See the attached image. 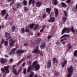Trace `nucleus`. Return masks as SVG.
I'll return each mask as SVG.
<instances>
[{
	"instance_id": "ddd939ff",
	"label": "nucleus",
	"mask_w": 77,
	"mask_h": 77,
	"mask_svg": "<svg viewBox=\"0 0 77 77\" xmlns=\"http://www.w3.org/2000/svg\"><path fill=\"white\" fill-rule=\"evenodd\" d=\"M5 36L6 37V38L8 39L7 40H9L10 39L9 38V37L10 36V35L8 33L6 32L5 33Z\"/></svg>"
},
{
	"instance_id": "4468645a",
	"label": "nucleus",
	"mask_w": 77,
	"mask_h": 77,
	"mask_svg": "<svg viewBox=\"0 0 77 77\" xmlns=\"http://www.w3.org/2000/svg\"><path fill=\"white\" fill-rule=\"evenodd\" d=\"M9 66L4 67L7 73L9 72V71L8 70V69L9 68Z\"/></svg>"
},
{
	"instance_id": "69168bd1",
	"label": "nucleus",
	"mask_w": 77,
	"mask_h": 77,
	"mask_svg": "<svg viewBox=\"0 0 77 77\" xmlns=\"http://www.w3.org/2000/svg\"><path fill=\"white\" fill-rule=\"evenodd\" d=\"M14 3V1H13L12 2V3H10V5L11 6V5H12V4H13Z\"/></svg>"
},
{
	"instance_id": "79ce46f5",
	"label": "nucleus",
	"mask_w": 77,
	"mask_h": 77,
	"mask_svg": "<svg viewBox=\"0 0 77 77\" xmlns=\"http://www.w3.org/2000/svg\"><path fill=\"white\" fill-rule=\"evenodd\" d=\"M59 74L58 72H55V75L56 76H57V75H58Z\"/></svg>"
},
{
	"instance_id": "0e129e2a",
	"label": "nucleus",
	"mask_w": 77,
	"mask_h": 77,
	"mask_svg": "<svg viewBox=\"0 0 77 77\" xmlns=\"http://www.w3.org/2000/svg\"><path fill=\"white\" fill-rule=\"evenodd\" d=\"M14 11H17V9L16 8H14Z\"/></svg>"
},
{
	"instance_id": "c03bdc74",
	"label": "nucleus",
	"mask_w": 77,
	"mask_h": 77,
	"mask_svg": "<svg viewBox=\"0 0 77 77\" xmlns=\"http://www.w3.org/2000/svg\"><path fill=\"white\" fill-rule=\"evenodd\" d=\"M20 5V3H18V4L17 5V8H18V7Z\"/></svg>"
},
{
	"instance_id": "bb28decb",
	"label": "nucleus",
	"mask_w": 77,
	"mask_h": 77,
	"mask_svg": "<svg viewBox=\"0 0 77 77\" xmlns=\"http://www.w3.org/2000/svg\"><path fill=\"white\" fill-rule=\"evenodd\" d=\"M34 75V73L32 71H31L30 76L29 77H33Z\"/></svg>"
},
{
	"instance_id": "864d4df0",
	"label": "nucleus",
	"mask_w": 77,
	"mask_h": 77,
	"mask_svg": "<svg viewBox=\"0 0 77 77\" xmlns=\"http://www.w3.org/2000/svg\"><path fill=\"white\" fill-rule=\"evenodd\" d=\"M27 63L29 64H30L31 63L29 61H28Z\"/></svg>"
},
{
	"instance_id": "473e14b6",
	"label": "nucleus",
	"mask_w": 77,
	"mask_h": 77,
	"mask_svg": "<svg viewBox=\"0 0 77 77\" xmlns=\"http://www.w3.org/2000/svg\"><path fill=\"white\" fill-rule=\"evenodd\" d=\"M74 55L75 56H77V50L75 51L74 52Z\"/></svg>"
},
{
	"instance_id": "20e7f679",
	"label": "nucleus",
	"mask_w": 77,
	"mask_h": 77,
	"mask_svg": "<svg viewBox=\"0 0 77 77\" xmlns=\"http://www.w3.org/2000/svg\"><path fill=\"white\" fill-rule=\"evenodd\" d=\"M66 31H67V33H69L70 31V28H63L62 30V34H63Z\"/></svg>"
},
{
	"instance_id": "4be33fe9",
	"label": "nucleus",
	"mask_w": 77,
	"mask_h": 77,
	"mask_svg": "<svg viewBox=\"0 0 77 77\" xmlns=\"http://www.w3.org/2000/svg\"><path fill=\"white\" fill-rule=\"evenodd\" d=\"M71 30L72 32H77V29H76L74 30V29L73 26H72Z\"/></svg>"
},
{
	"instance_id": "13d9d810",
	"label": "nucleus",
	"mask_w": 77,
	"mask_h": 77,
	"mask_svg": "<svg viewBox=\"0 0 77 77\" xmlns=\"http://www.w3.org/2000/svg\"><path fill=\"white\" fill-rule=\"evenodd\" d=\"M25 64V63H23L22 64V66L23 67H24V65Z\"/></svg>"
},
{
	"instance_id": "774afa93",
	"label": "nucleus",
	"mask_w": 77,
	"mask_h": 77,
	"mask_svg": "<svg viewBox=\"0 0 77 77\" xmlns=\"http://www.w3.org/2000/svg\"><path fill=\"white\" fill-rule=\"evenodd\" d=\"M16 66V65H15L13 66L12 67H13V68H14Z\"/></svg>"
},
{
	"instance_id": "0eeeda50",
	"label": "nucleus",
	"mask_w": 77,
	"mask_h": 77,
	"mask_svg": "<svg viewBox=\"0 0 77 77\" xmlns=\"http://www.w3.org/2000/svg\"><path fill=\"white\" fill-rule=\"evenodd\" d=\"M41 40V39L40 38H38L37 39V41H36V42L35 43V45H38L40 44V41Z\"/></svg>"
},
{
	"instance_id": "9d476101",
	"label": "nucleus",
	"mask_w": 77,
	"mask_h": 77,
	"mask_svg": "<svg viewBox=\"0 0 77 77\" xmlns=\"http://www.w3.org/2000/svg\"><path fill=\"white\" fill-rule=\"evenodd\" d=\"M9 42L10 43V45L11 46H14L15 42L13 41L12 39H11L9 41Z\"/></svg>"
},
{
	"instance_id": "5fc2aeb1",
	"label": "nucleus",
	"mask_w": 77,
	"mask_h": 77,
	"mask_svg": "<svg viewBox=\"0 0 77 77\" xmlns=\"http://www.w3.org/2000/svg\"><path fill=\"white\" fill-rule=\"evenodd\" d=\"M56 43L57 45L60 44V43L58 42H56Z\"/></svg>"
},
{
	"instance_id": "a211bd4d",
	"label": "nucleus",
	"mask_w": 77,
	"mask_h": 77,
	"mask_svg": "<svg viewBox=\"0 0 77 77\" xmlns=\"http://www.w3.org/2000/svg\"><path fill=\"white\" fill-rule=\"evenodd\" d=\"M41 2H37L36 3V7H39L41 6Z\"/></svg>"
},
{
	"instance_id": "e433bc0d",
	"label": "nucleus",
	"mask_w": 77,
	"mask_h": 77,
	"mask_svg": "<svg viewBox=\"0 0 77 77\" xmlns=\"http://www.w3.org/2000/svg\"><path fill=\"white\" fill-rule=\"evenodd\" d=\"M68 49H69L72 48V46L70 44H69L68 45Z\"/></svg>"
},
{
	"instance_id": "37998d69",
	"label": "nucleus",
	"mask_w": 77,
	"mask_h": 77,
	"mask_svg": "<svg viewBox=\"0 0 77 77\" xmlns=\"http://www.w3.org/2000/svg\"><path fill=\"white\" fill-rule=\"evenodd\" d=\"M71 2V0H67L66 2L67 4H69Z\"/></svg>"
},
{
	"instance_id": "a18cd8bd",
	"label": "nucleus",
	"mask_w": 77,
	"mask_h": 77,
	"mask_svg": "<svg viewBox=\"0 0 77 77\" xmlns=\"http://www.w3.org/2000/svg\"><path fill=\"white\" fill-rule=\"evenodd\" d=\"M4 25H2V26H0V29H3L4 28Z\"/></svg>"
},
{
	"instance_id": "f3484780",
	"label": "nucleus",
	"mask_w": 77,
	"mask_h": 77,
	"mask_svg": "<svg viewBox=\"0 0 77 77\" xmlns=\"http://www.w3.org/2000/svg\"><path fill=\"white\" fill-rule=\"evenodd\" d=\"M40 52L39 50L36 49L32 51V52L34 53H39Z\"/></svg>"
},
{
	"instance_id": "680f3d73",
	"label": "nucleus",
	"mask_w": 77,
	"mask_h": 77,
	"mask_svg": "<svg viewBox=\"0 0 77 77\" xmlns=\"http://www.w3.org/2000/svg\"><path fill=\"white\" fill-rule=\"evenodd\" d=\"M34 77H38V75L36 74H35L34 75Z\"/></svg>"
},
{
	"instance_id": "de8ad7c7",
	"label": "nucleus",
	"mask_w": 77,
	"mask_h": 77,
	"mask_svg": "<svg viewBox=\"0 0 77 77\" xmlns=\"http://www.w3.org/2000/svg\"><path fill=\"white\" fill-rule=\"evenodd\" d=\"M1 70L3 72H5V70L3 68H2L1 69Z\"/></svg>"
},
{
	"instance_id": "a19ab883",
	"label": "nucleus",
	"mask_w": 77,
	"mask_h": 77,
	"mask_svg": "<svg viewBox=\"0 0 77 77\" xmlns=\"http://www.w3.org/2000/svg\"><path fill=\"white\" fill-rule=\"evenodd\" d=\"M11 29H12V30L13 31H14L15 29V26H12L11 27Z\"/></svg>"
},
{
	"instance_id": "7c9ffc66",
	"label": "nucleus",
	"mask_w": 77,
	"mask_h": 77,
	"mask_svg": "<svg viewBox=\"0 0 77 77\" xmlns=\"http://www.w3.org/2000/svg\"><path fill=\"white\" fill-rule=\"evenodd\" d=\"M61 5H62V6L63 7H65L66 6V5L65 3L61 2Z\"/></svg>"
},
{
	"instance_id": "58836bf2",
	"label": "nucleus",
	"mask_w": 77,
	"mask_h": 77,
	"mask_svg": "<svg viewBox=\"0 0 77 77\" xmlns=\"http://www.w3.org/2000/svg\"><path fill=\"white\" fill-rule=\"evenodd\" d=\"M23 73L25 75L26 73V69H25L24 70H23Z\"/></svg>"
},
{
	"instance_id": "412c9836",
	"label": "nucleus",
	"mask_w": 77,
	"mask_h": 77,
	"mask_svg": "<svg viewBox=\"0 0 77 77\" xmlns=\"http://www.w3.org/2000/svg\"><path fill=\"white\" fill-rule=\"evenodd\" d=\"M6 14V11L5 10H4L2 11V16L5 15Z\"/></svg>"
},
{
	"instance_id": "423d86ee",
	"label": "nucleus",
	"mask_w": 77,
	"mask_h": 77,
	"mask_svg": "<svg viewBox=\"0 0 77 77\" xmlns=\"http://www.w3.org/2000/svg\"><path fill=\"white\" fill-rule=\"evenodd\" d=\"M33 69L34 66H32L31 65L29 66L28 68V73H29L30 71V70H33Z\"/></svg>"
},
{
	"instance_id": "3c124183",
	"label": "nucleus",
	"mask_w": 77,
	"mask_h": 77,
	"mask_svg": "<svg viewBox=\"0 0 77 77\" xmlns=\"http://www.w3.org/2000/svg\"><path fill=\"white\" fill-rule=\"evenodd\" d=\"M46 16V14H44V15H43V18H44Z\"/></svg>"
},
{
	"instance_id": "6ab92c4d",
	"label": "nucleus",
	"mask_w": 77,
	"mask_h": 77,
	"mask_svg": "<svg viewBox=\"0 0 77 77\" xmlns=\"http://www.w3.org/2000/svg\"><path fill=\"white\" fill-rule=\"evenodd\" d=\"M31 3L32 4L35 3V0H29V5H30Z\"/></svg>"
},
{
	"instance_id": "c756f323",
	"label": "nucleus",
	"mask_w": 77,
	"mask_h": 77,
	"mask_svg": "<svg viewBox=\"0 0 77 77\" xmlns=\"http://www.w3.org/2000/svg\"><path fill=\"white\" fill-rule=\"evenodd\" d=\"M20 32L22 34L24 33L25 31H24V28H22V29H21Z\"/></svg>"
},
{
	"instance_id": "c85d7f7f",
	"label": "nucleus",
	"mask_w": 77,
	"mask_h": 77,
	"mask_svg": "<svg viewBox=\"0 0 77 77\" xmlns=\"http://www.w3.org/2000/svg\"><path fill=\"white\" fill-rule=\"evenodd\" d=\"M35 25V23H32V24H31V25H29V27L31 29Z\"/></svg>"
},
{
	"instance_id": "f704fd0d",
	"label": "nucleus",
	"mask_w": 77,
	"mask_h": 77,
	"mask_svg": "<svg viewBox=\"0 0 77 77\" xmlns=\"http://www.w3.org/2000/svg\"><path fill=\"white\" fill-rule=\"evenodd\" d=\"M23 59H22L20 61H19L18 63H17V65H19L23 60Z\"/></svg>"
},
{
	"instance_id": "4d7b16f0",
	"label": "nucleus",
	"mask_w": 77,
	"mask_h": 77,
	"mask_svg": "<svg viewBox=\"0 0 77 77\" xmlns=\"http://www.w3.org/2000/svg\"><path fill=\"white\" fill-rule=\"evenodd\" d=\"M44 30V29H40V31L41 32H42Z\"/></svg>"
},
{
	"instance_id": "b1692460",
	"label": "nucleus",
	"mask_w": 77,
	"mask_h": 77,
	"mask_svg": "<svg viewBox=\"0 0 77 77\" xmlns=\"http://www.w3.org/2000/svg\"><path fill=\"white\" fill-rule=\"evenodd\" d=\"M13 71L14 72V74L16 75H17L19 74V73H18L16 71V69H13Z\"/></svg>"
},
{
	"instance_id": "338daca9",
	"label": "nucleus",
	"mask_w": 77,
	"mask_h": 77,
	"mask_svg": "<svg viewBox=\"0 0 77 77\" xmlns=\"http://www.w3.org/2000/svg\"><path fill=\"white\" fill-rule=\"evenodd\" d=\"M24 45H25V46H26L27 45V44H26V43H25V44H24Z\"/></svg>"
},
{
	"instance_id": "39448f33",
	"label": "nucleus",
	"mask_w": 77,
	"mask_h": 77,
	"mask_svg": "<svg viewBox=\"0 0 77 77\" xmlns=\"http://www.w3.org/2000/svg\"><path fill=\"white\" fill-rule=\"evenodd\" d=\"M26 51L25 50H19L17 51V53L19 55H21V53H23L24 52H26Z\"/></svg>"
},
{
	"instance_id": "f257e3e1",
	"label": "nucleus",
	"mask_w": 77,
	"mask_h": 77,
	"mask_svg": "<svg viewBox=\"0 0 77 77\" xmlns=\"http://www.w3.org/2000/svg\"><path fill=\"white\" fill-rule=\"evenodd\" d=\"M68 72L67 77H71L72 75L73 72V68L72 66H71L68 68H67Z\"/></svg>"
},
{
	"instance_id": "c9c22d12",
	"label": "nucleus",
	"mask_w": 77,
	"mask_h": 77,
	"mask_svg": "<svg viewBox=\"0 0 77 77\" xmlns=\"http://www.w3.org/2000/svg\"><path fill=\"white\" fill-rule=\"evenodd\" d=\"M28 8L26 7H24V11L26 12L28 11Z\"/></svg>"
},
{
	"instance_id": "393cba45",
	"label": "nucleus",
	"mask_w": 77,
	"mask_h": 77,
	"mask_svg": "<svg viewBox=\"0 0 77 77\" xmlns=\"http://www.w3.org/2000/svg\"><path fill=\"white\" fill-rule=\"evenodd\" d=\"M38 27H39L38 25V24H37L36 25H35V26L34 27L33 29L34 30H36L38 28Z\"/></svg>"
},
{
	"instance_id": "ea45409f",
	"label": "nucleus",
	"mask_w": 77,
	"mask_h": 77,
	"mask_svg": "<svg viewBox=\"0 0 77 77\" xmlns=\"http://www.w3.org/2000/svg\"><path fill=\"white\" fill-rule=\"evenodd\" d=\"M5 46H8V44L7 41H6L5 43Z\"/></svg>"
},
{
	"instance_id": "4c0bfd02",
	"label": "nucleus",
	"mask_w": 77,
	"mask_h": 77,
	"mask_svg": "<svg viewBox=\"0 0 77 77\" xmlns=\"http://www.w3.org/2000/svg\"><path fill=\"white\" fill-rule=\"evenodd\" d=\"M64 15L65 16H67V12L66 11H64Z\"/></svg>"
},
{
	"instance_id": "72a5a7b5",
	"label": "nucleus",
	"mask_w": 77,
	"mask_h": 77,
	"mask_svg": "<svg viewBox=\"0 0 77 77\" xmlns=\"http://www.w3.org/2000/svg\"><path fill=\"white\" fill-rule=\"evenodd\" d=\"M55 60H56V58H54L53 61H54V63H58V60H56L55 61Z\"/></svg>"
},
{
	"instance_id": "9b49d317",
	"label": "nucleus",
	"mask_w": 77,
	"mask_h": 77,
	"mask_svg": "<svg viewBox=\"0 0 77 77\" xmlns=\"http://www.w3.org/2000/svg\"><path fill=\"white\" fill-rule=\"evenodd\" d=\"M67 61L66 60H65L63 62L61 63L60 65L61 66V67L62 68L64 67L65 65V64H67Z\"/></svg>"
},
{
	"instance_id": "5701e85b",
	"label": "nucleus",
	"mask_w": 77,
	"mask_h": 77,
	"mask_svg": "<svg viewBox=\"0 0 77 77\" xmlns=\"http://www.w3.org/2000/svg\"><path fill=\"white\" fill-rule=\"evenodd\" d=\"M51 66V62L49 61L48 63V65H47V68H50Z\"/></svg>"
},
{
	"instance_id": "1a4fd4ad",
	"label": "nucleus",
	"mask_w": 77,
	"mask_h": 77,
	"mask_svg": "<svg viewBox=\"0 0 77 77\" xmlns=\"http://www.w3.org/2000/svg\"><path fill=\"white\" fill-rule=\"evenodd\" d=\"M7 60H6V59L2 58L1 59L0 62L4 64L6 63V62L7 61Z\"/></svg>"
},
{
	"instance_id": "cd10ccee",
	"label": "nucleus",
	"mask_w": 77,
	"mask_h": 77,
	"mask_svg": "<svg viewBox=\"0 0 77 77\" xmlns=\"http://www.w3.org/2000/svg\"><path fill=\"white\" fill-rule=\"evenodd\" d=\"M54 2V5H57L58 3V2L57 0H53Z\"/></svg>"
},
{
	"instance_id": "6e6552de",
	"label": "nucleus",
	"mask_w": 77,
	"mask_h": 77,
	"mask_svg": "<svg viewBox=\"0 0 77 77\" xmlns=\"http://www.w3.org/2000/svg\"><path fill=\"white\" fill-rule=\"evenodd\" d=\"M46 47L45 44V42H43L40 45V48L42 49H43L45 48Z\"/></svg>"
},
{
	"instance_id": "603ef678",
	"label": "nucleus",
	"mask_w": 77,
	"mask_h": 77,
	"mask_svg": "<svg viewBox=\"0 0 77 77\" xmlns=\"http://www.w3.org/2000/svg\"><path fill=\"white\" fill-rule=\"evenodd\" d=\"M62 44H63V45H65L66 44V42H62Z\"/></svg>"
},
{
	"instance_id": "dca6fc26",
	"label": "nucleus",
	"mask_w": 77,
	"mask_h": 77,
	"mask_svg": "<svg viewBox=\"0 0 77 77\" xmlns=\"http://www.w3.org/2000/svg\"><path fill=\"white\" fill-rule=\"evenodd\" d=\"M66 20V17H63L62 18V22H61V23L62 24H63L65 23Z\"/></svg>"
},
{
	"instance_id": "a878e982",
	"label": "nucleus",
	"mask_w": 77,
	"mask_h": 77,
	"mask_svg": "<svg viewBox=\"0 0 77 77\" xmlns=\"http://www.w3.org/2000/svg\"><path fill=\"white\" fill-rule=\"evenodd\" d=\"M64 37H68V38H69L70 37V36L69 35H64L63 36H61L60 39H61L62 38H64Z\"/></svg>"
},
{
	"instance_id": "f8f14e48",
	"label": "nucleus",
	"mask_w": 77,
	"mask_h": 77,
	"mask_svg": "<svg viewBox=\"0 0 77 77\" xmlns=\"http://www.w3.org/2000/svg\"><path fill=\"white\" fill-rule=\"evenodd\" d=\"M54 11H55V17H56L58 15V10L57 9H56V8H54Z\"/></svg>"
},
{
	"instance_id": "bf43d9fd",
	"label": "nucleus",
	"mask_w": 77,
	"mask_h": 77,
	"mask_svg": "<svg viewBox=\"0 0 77 77\" xmlns=\"http://www.w3.org/2000/svg\"><path fill=\"white\" fill-rule=\"evenodd\" d=\"M13 60L12 59H11L10 60V62L11 63H12L13 62Z\"/></svg>"
},
{
	"instance_id": "49530a36",
	"label": "nucleus",
	"mask_w": 77,
	"mask_h": 77,
	"mask_svg": "<svg viewBox=\"0 0 77 77\" xmlns=\"http://www.w3.org/2000/svg\"><path fill=\"white\" fill-rule=\"evenodd\" d=\"M51 38V36L49 35L48 36V39H50Z\"/></svg>"
},
{
	"instance_id": "f03ea898",
	"label": "nucleus",
	"mask_w": 77,
	"mask_h": 77,
	"mask_svg": "<svg viewBox=\"0 0 77 77\" xmlns=\"http://www.w3.org/2000/svg\"><path fill=\"white\" fill-rule=\"evenodd\" d=\"M54 14L53 13H52L50 15V19L48 20V21L49 22H53L55 21V19L54 17Z\"/></svg>"
},
{
	"instance_id": "09e8293b",
	"label": "nucleus",
	"mask_w": 77,
	"mask_h": 77,
	"mask_svg": "<svg viewBox=\"0 0 77 77\" xmlns=\"http://www.w3.org/2000/svg\"><path fill=\"white\" fill-rule=\"evenodd\" d=\"M29 31V29H25V31L26 32H28Z\"/></svg>"
},
{
	"instance_id": "aec40b11",
	"label": "nucleus",
	"mask_w": 77,
	"mask_h": 77,
	"mask_svg": "<svg viewBox=\"0 0 77 77\" xmlns=\"http://www.w3.org/2000/svg\"><path fill=\"white\" fill-rule=\"evenodd\" d=\"M46 12L48 13V14H50V12L51 11V9L50 8H47L46 9Z\"/></svg>"
},
{
	"instance_id": "2f4dec72",
	"label": "nucleus",
	"mask_w": 77,
	"mask_h": 77,
	"mask_svg": "<svg viewBox=\"0 0 77 77\" xmlns=\"http://www.w3.org/2000/svg\"><path fill=\"white\" fill-rule=\"evenodd\" d=\"M23 4L25 5H27V1L25 0H24L23 2Z\"/></svg>"
},
{
	"instance_id": "052dcab7",
	"label": "nucleus",
	"mask_w": 77,
	"mask_h": 77,
	"mask_svg": "<svg viewBox=\"0 0 77 77\" xmlns=\"http://www.w3.org/2000/svg\"><path fill=\"white\" fill-rule=\"evenodd\" d=\"M37 36H40L41 35V34L39 33H37Z\"/></svg>"
},
{
	"instance_id": "2eb2a0df",
	"label": "nucleus",
	"mask_w": 77,
	"mask_h": 77,
	"mask_svg": "<svg viewBox=\"0 0 77 77\" xmlns=\"http://www.w3.org/2000/svg\"><path fill=\"white\" fill-rule=\"evenodd\" d=\"M17 50L16 48H14L9 53V54L11 55L15 53V51Z\"/></svg>"
},
{
	"instance_id": "7ed1b4c3",
	"label": "nucleus",
	"mask_w": 77,
	"mask_h": 77,
	"mask_svg": "<svg viewBox=\"0 0 77 77\" xmlns=\"http://www.w3.org/2000/svg\"><path fill=\"white\" fill-rule=\"evenodd\" d=\"M37 63V62L35 61L32 64L33 66L35 65V70H38L40 68V65L38 64L36 65Z\"/></svg>"
},
{
	"instance_id": "6e6d98bb",
	"label": "nucleus",
	"mask_w": 77,
	"mask_h": 77,
	"mask_svg": "<svg viewBox=\"0 0 77 77\" xmlns=\"http://www.w3.org/2000/svg\"><path fill=\"white\" fill-rule=\"evenodd\" d=\"M9 16L8 14H7L5 17V18L7 19V17H8Z\"/></svg>"
},
{
	"instance_id": "8fccbe9b",
	"label": "nucleus",
	"mask_w": 77,
	"mask_h": 77,
	"mask_svg": "<svg viewBox=\"0 0 77 77\" xmlns=\"http://www.w3.org/2000/svg\"><path fill=\"white\" fill-rule=\"evenodd\" d=\"M4 40L3 39H2V42H1L2 44H3L4 43Z\"/></svg>"
},
{
	"instance_id": "e2e57ef3",
	"label": "nucleus",
	"mask_w": 77,
	"mask_h": 77,
	"mask_svg": "<svg viewBox=\"0 0 77 77\" xmlns=\"http://www.w3.org/2000/svg\"><path fill=\"white\" fill-rule=\"evenodd\" d=\"M40 55H42V56H43V53L42 52L40 53Z\"/></svg>"
}]
</instances>
